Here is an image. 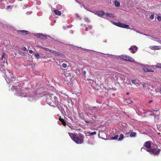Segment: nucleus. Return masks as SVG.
I'll list each match as a JSON object with an SVG mask.
<instances>
[{
	"label": "nucleus",
	"mask_w": 161,
	"mask_h": 161,
	"mask_svg": "<svg viewBox=\"0 0 161 161\" xmlns=\"http://www.w3.org/2000/svg\"><path fill=\"white\" fill-rule=\"evenodd\" d=\"M68 134L72 140L77 144H81L84 142V137L81 133H69Z\"/></svg>",
	"instance_id": "f257e3e1"
},
{
	"label": "nucleus",
	"mask_w": 161,
	"mask_h": 161,
	"mask_svg": "<svg viewBox=\"0 0 161 161\" xmlns=\"http://www.w3.org/2000/svg\"><path fill=\"white\" fill-rule=\"evenodd\" d=\"M58 98L53 94H48L46 96V101L50 106L55 107V105L58 103Z\"/></svg>",
	"instance_id": "f03ea898"
},
{
	"label": "nucleus",
	"mask_w": 161,
	"mask_h": 161,
	"mask_svg": "<svg viewBox=\"0 0 161 161\" xmlns=\"http://www.w3.org/2000/svg\"><path fill=\"white\" fill-rule=\"evenodd\" d=\"M11 90L13 91H15L17 93V94H18V96L21 97L27 96L26 91H24L23 90H21L19 86H13L11 88Z\"/></svg>",
	"instance_id": "7ed1b4c3"
},
{
	"label": "nucleus",
	"mask_w": 161,
	"mask_h": 161,
	"mask_svg": "<svg viewBox=\"0 0 161 161\" xmlns=\"http://www.w3.org/2000/svg\"><path fill=\"white\" fill-rule=\"evenodd\" d=\"M146 151L149 152L151 154H154L155 155H158L160 153L161 150L159 148L158 149L155 148L147 149Z\"/></svg>",
	"instance_id": "20e7f679"
},
{
	"label": "nucleus",
	"mask_w": 161,
	"mask_h": 161,
	"mask_svg": "<svg viewBox=\"0 0 161 161\" xmlns=\"http://www.w3.org/2000/svg\"><path fill=\"white\" fill-rule=\"evenodd\" d=\"M119 57L120 58L126 61H129L132 63H134L135 62L134 59L127 55H120L119 56Z\"/></svg>",
	"instance_id": "39448f33"
},
{
	"label": "nucleus",
	"mask_w": 161,
	"mask_h": 161,
	"mask_svg": "<svg viewBox=\"0 0 161 161\" xmlns=\"http://www.w3.org/2000/svg\"><path fill=\"white\" fill-rule=\"evenodd\" d=\"M113 23L114 25L123 28H126L127 29H129L130 28V27L129 25H125L124 24L120 23L119 22H113Z\"/></svg>",
	"instance_id": "423d86ee"
},
{
	"label": "nucleus",
	"mask_w": 161,
	"mask_h": 161,
	"mask_svg": "<svg viewBox=\"0 0 161 161\" xmlns=\"http://www.w3.org/2000/svg\"><path fill=\"white\" fill-rule=\"evenodd\" d=\"M17 32L19 34H21L23 35H25L29 34V32L28 31L25 30H18Z\"/></svg>",
	"instance_id": "0eeeda50"
},
{
	"label": "nucleus",
	"mask_w": 161,
	"mask_h": 161,
	"mask_svg": "<svg viewBox=\"0 0 161 161\" xmlns=\"http://www.w3.org/2000/svg\"><path fill=\"white\" fill-rule=\"evenodd\" d=\"M143 69L145 72H153L154 71L149 68L147 66H146L143 67Z\"/></svg>",
	"instance_id": "6e6552de"
},
{
	"label": "nucleus",
	"mask_w": 161,
	"mask_h": 161,
	"mask_svg": "<svg viewBox=\"0 0 161 161\" xmlns=\"http://www.w3.org/2000/svg\"><path fill=\"white\" fill-rule=\"evenodd\" d=\"M144 146L147 148V149H151V143L150 141L146 142L144 144Z\"/></svg>",
	"instance_id": "1a4fd4ad"
},
{
	"label": "nucleus",
	"mask_w": 161,
	"mask_h": 161,
	"mask_svg": "<svg viewBox=\"0 0 161 161\" xmlns=\"http://www.w3.org/2000/svg\"><path fill=\"white\" fill-rule=\"evenodd\" d=\"M149 48L154 50H159L161 49V47L160 46H150Z\"/></svg>",
	"instance_id": "9d476101"
},
{
	"label": "nucleus",
	"mask_w": 161,
	"mask_h": 161,
	"mask_svg": "<svg viewBox=\"0 0 161 161\" xmlns=\"http://www.w3.org/2000/svg\"><path fill=\"white\" fill-rule=\"evenodd\" d=\"M110 139L112 140H116L118 139L119 137V136L118 135H114V134H112L111 135H110Z\"/></svg>",
	"instance_id": "9b49d317"
},
{
	"label": "nucleus",
	"mask_w": 161,
	"mask_h": 161,
	"mask_svg": "<svg viewBox=\"0 0 161 161\" xmlns=\"http://www.w3.org/2000/svg\"><path fill=\"white\" fill-rule=\"evenodd\" d=\"M137 49V47L136 46H132L130 48V50L132 51V53H134L136 52V51H135L134 50H136Z\"/></svg>",
	"instance_id": "f8f14e48"
},
{
	"label": "nucleus",
	"mask_w": 161,
	"mask_h": 161,
	"mask_svg": "<svg viewBox=\"0 0 161 161\" xmlns=\"http://www.w3.org/2000/svg\"><path fill=\"white\" fill-rule=\"evenodd\" d=\"M97 14L99 16H102L105 15V13L103 10H101L97 12Z\"/></svg>",
	"instance_id": "ddd939ff"
},
{
	"label": "nucleus",
	"mask_w": 161,
	"mask_h": 161,
	"mask_svg": "<svg viewBox=\"0 0 161 161\" xmlns=\"http://www.w3.org/2000/svg\"><path fill=\"white\" fill-rule=\"evenodd\" d=\"M59 120L62 123L64 126H65L66 125L65 121L63 118H61V117H60Z\"/></svg>",
	"instance_id": "4468645a"
},
{
	"label": "nucleus",
	"mask_w": 161,
	"mask_h": 161,
	"mask_svg": "<svg viewBox=\"0 0 161 161\" xmlns=\"http://www.w3.org/2000/svg\"><path fill=\"white\" fill-rule=\"evenodd\" d=\"M55 106H56L58 107V108L60 110H62L63 108L62 106L60 105L58 103V102L56 103V104H55Z\"/></svg>",
	"instance_id": "2eb2a0df"
},
{
	"label": "nucleus",
	"mask_w": 161,
	"mask_h": 161,
	"mask_svg": "<svg viewBox=\"0 0 161 161\" xmlns=\"http://www.w3.org/2000/svg\"><path fill=\"white\" fill-rule=\"evenodd\" d=\"M53 12L55 14L57 15L60 16L61 14L60 11L58 10H54Z\"/></svg>",
	"instance_id": "dca6fc26"
},
{
	"label": "nucleus",
	"mask_w": 161,
	"mask_h": 161,
	"mask_svg": "<svg viewBox=\"0 0 161 161\" xmlns=\"http://www.w3.org/2000/svg\"><path fill=\"white\" fill-rule=\"evenodd\" d=\"M125 102L129 104H131L132 102V101L130 99L128 98L125 100Z\"/></svg>",
	"instance_id": "f3484780"
},
{
	"label": "nucleus",
	"mask_w": 161,
	"mask_h": 161,
	"mask_svg": "<svg viewBox=\"0 0 161 161\" xmlns=\"http://www.w3.org/2000/svg\"><path fill=\"white\" fill-rule=\"evenodd\" d=\"M105 15L106 17H109L110 18H113L114 17L113 15L111 13H107L105 14Z\"/></svg>",
	"instance_id": "a211bd4d"
},
{
	"label": "nucleus",
	"mask_w": 161,
	"mask_h": 161,
	"mask_svg": "<svg viewBox=\"0 0 161 161\" xmlns=\"http://www.w3.org/2000/svg\"><path fill=\"white\" fill-rule=\"evenodd\" d=\"M47 36L46 35H45L42 33L41 34V36L40 38L42 39H45L47 38Z\"/></svg>",
	"instance_id": "6ab92c4d"
},
{
	"label": "nucleus",
	"mask_w": 161,
	"mask_h": 161,
	"mask_svg": "<svg viewBox=\"0 0 161 161\" xmlns=\"http://www.w3.org/2000/svg\"><path fill=\"white\" fill-rule=\"evenodd\" d=\"M57 55L59 56H61L63 58H66V56L65 55H64V54H62L61 53L59 52H58V53H57Z\"/></svg>",
	"instance_id": "aec40b11"
},
{
	"label": "nucleus",
	"mask_w": 161,
	"mask_h": 161,
	"mask_svg": "<svg viewBox=\"0 0 161 161\" xmlns=\"http://www.w3.org/2000/svg\"><path fill=\"white\" fill-rule=\"evenodd\" d=\"M12 74L10 73H8V74H6V75L7 77V78L8 79H9L10 78H11L12 77Z\"/></svg>",
	"instance_id": "412c9836"
},
{
	"label": "nucleus",
	"mask_w": 161,
	"mask_h": 161,
	"mask_svg": "<svg viewBox=\"0 0 161 161\" xmlns=\"http://www.w3.org/2000/svg\"><path fill=\"white\" fill-rule=\"evenodd\" d=\"M136 133L135 132H131L130 135V137H134L136 136Z\"/></svg>",
	"instance_id": "4be33fe9"
},
{
	"label": "nucleus",
	"mask_w": 161,
	"mask_h": 161,
	"mask_svg": "<svg viewBox=\"0 0 161 161\" xmlns=\"http://www.w3.org/2000/svg\"><path fill=\"white\" fill-rule=\"evenodd\" d=\"M124 138V135L122 134H121L119 135V137L118 139V140L119 141H121Z\"/></svg>",
	"instance_id": "5701e85b"
},
{
	"label": "nucleus",
	"mask_w": 161,
	"mask_h": 161,
	"mask_svg": "<svg viewBox=\"0 0 161 161\" xmlns=\"http://www.w3.org/2000/svg\"><path fill=\"white\" fill-rule=\"evenodd\" d=\"M114 4L116 7H118L120 5V3L119 1H114Z\"/></svg>",
	"instance_id": "b1692460"
},
{
	"label": "nucleus",
	"mask_w": 161,
	"mask_h": 161,
	"mask_svg": "<svg viewBox=\"0 0 161 161\" xmlns=\"http://www.w3.org/2000/svg\"><path fill=\"white\" fill-rule=\"evenodd\" d=\"M5 55V53L4 52H3L2 55V58H0V60H2L3 58H4V56Z\"/></svg>",
	"instance_id": "393cba45"
},
{
	"label": "nucleus",
	"mask_w": 161,
	"mask_h": 161,
	"mask_svg": "<svg viewBox=\"0 0 161 161\" xmlns=\"http://www.w3.org/2000/svg\"><path fill=\"white\" fill-rule=\"evenodd\" d=\"M42 33H39L36 34V36L37 38H40Z\"/></svg>",
	"instance_id": "a878e982"
},
{
	"label": "nucleus",
	"mask_w": 161,
	"mask_h": 161,
	"mask_svg": "<svg viewBox=\"0 0 161 161\" xmlns=\"http://www.w3.org/2000/svg\"><path fill=\"white\" fill-rule=\"evenodd\" d=\"M156 68H161V64H157L155 66Z\"/></svg>",
	"instance_id": "bb28decb"
},
{
	"label": "nucleus",
	"mask_w": 161,
	"mask_h": 161,
	"mask_svg": "<svg viewBox=\"0 0 161 161\" xmlns=\"http://www.w3.org/2000/svg\"><path fill=\"white\" fill-rule=\"evenodd\" d=\"M62 66L64 68H66L67 67V65L66 64L63 63L62 64Z\"/></svg>",
	"instance_id": "cd10ccee"
},
{
	"label": "nucleus",
	"mask_w": 161,
	"mask_h": 161,
	"mask_svg": "<svg viewBox=\"0 0 161 161\" xmlns=\"http://www.w3.org/2000/svg\"><path fill=\"white\" fill-rule=\"evenodd\" d=\"M90 135L92 136L96 135V132L94 131L93 132H91L89 133Z\"/></svg>",
	"instance_id": "c85d7f7f"
},
{
	"label": "nucleus",
	"mask_w": 161,
	"mask_h": 161,
	"mask_svg": "<svg viewBox=\"0 0 161 161\" xmlns=\"http://www.w3.org/2000/svg\"><path fill=\"white\" fill-rule=\"evenodd\" d=\"M153 110L154 111L157 112L159 111V109L158 108H154L153 109Z\"/></svg>",
	"instance_id": "c756f323"
},
{
	"label": "nucleus",
	"mask_w": 161,
	"mask_h": 161,
	"mask_svg": "<svg viewBox=\"0 0 161 161\" xmlns=\"http://www.w3.org/2000/svg\"><path fill=\"white\" fill-rule=\"evenodd\" d=\"M42 49H43L46 50V51H48L49 50V48H47V47H43Z\"/></svg>",
	"instance_id": "7c9ffc66"
},
{
	"label": "nucleus",
	"mask_w": 161,
	"mask_h": 161,
	"mask_svg": "<svg viewBox=\"0 0 161 161\" xmlns=\"http://www.w3.org/2000/svg\"><path fill=\"white\" fill-rule=\"evenodd\" d=\"M154 15H151L150 16V19H153L154 18Z\"/></svg>",
	"instance_id": "2f4dec72"
},
{
	"label": "nucleus",
	"mask_w": 161,
	"mask_h": 161,
	"mask_svg": "<svg viewBox=\"0 0 161 161\" xmlns=\"http://www.w3.org/2000/svg\"><path fill=\"white\" fill-rule=\"evenodd\" d=\"M39 56V53H35V56L36 57H38Z\"/></svg>",
	"instance_id": "473e14b6"
},
{
	"label": "nucleus",
	"mask_w": 161,
	"mask_h": 161,
	"mask_svg": "<svg viewBox=\"0 0 161 161\" xmlns=\"http://www.w3.org/2000/svg\"><path fill=\"white\" fill-rule=\"evenodd\" d=\"M48 51H49L51 53H54V51H53V50H52L51 49H49V50Z\"/></svg>",
	"instance_id": "72a5a7b5"
},
{
	"label": "nucleus",
	"mask_w": 161,
	"mask_h": 161,
	"mask_svg": "<svg viewBox=\"0 0 161 161\" xmlns=\"http://www.w3.org/2000/svg\"><path fill=\"white\" fill-rule=\"evenodd\" d=\"M157 19L158 21H160L161 20V17L160 16H158Z\"/></svg>",
	"instance_id": "f704fd0d"
},
{
	"label": "nucleus",
	"mask_w": 161,
	"mask_h": 161,
	"mask_svg": "<svg viewBox=\"0 0 161 161\" xmlns=\"http://www.w3.org/2000/svg\"><path fill=\"white\" fill-rule=\"evenodd\" d=\"M92 111H93V112H97L98 110L97 109H93L92 110Z\"/></svg>",
	"instance_id": "c9c22d12"
},
{
	"label": "nucleus",
	"mask_w": 161,
	"mask_h": 161,
	"mask_svg": "<svg viewBox=\"0 0 161 161\" xmlns=\"http://www.w3.org/2000/svg\"><path fill=\"white\" fill-rule=\"evenodd\" d=\"M37 47L39 48H42V49H43V47L41 46L40 45H37Z\"/></svg>",
	"instance_id": "e433bc0d"
},
{
	"label": "nucleus",
	"mask_w": 161,
	"mask_h": 161,
	"mask_svg": "<svg viewBox=\"0 0 161 161\" xmlns=\"http://www.w3.org/2000/svg\"><path fill=\"white\" fill-rule=\"evenodd\" d=\"M29 52L30 53H31V54L33 53V51L32 50H29Z\"/></svg>",
	"instance_id": "4c0bfd02"
},
{
	"label": "nucleus",
	"mask_w": 161,
	"mask_h": 161,
	"mask_svg": "<svg viewBox=\"0 0 161 161\" xmlns=\"http://www.w3.org/2000/svg\"><path fill=\"white\" fill-rule=\"evenodd\" d=\"M131 81L132 83H135L136 82V80H131Z\"/></svg>",
	"instance_id": "58836bf2"
},
{
	"label": "nucleus",
	"mask_w": 161,
	"mask_h": 161,
	"mask_svg": "<svg viewBox=\"0 0 161 161\" xmlns=\"http://www.w3.org/2000/svg\"><path fill=\"white\" fill-rule=\"evenodd\" d=\"M23 50L24 51H26L27 50V49L25 47H23Z\"/></svg>",
	"instance_id": "ea45409f"
},
{
	"label": "nucleus",
	"mask_w": 161,
	"mask_h": 161,
	"mask_svg": "<svg viewBox=\"0 0 161 161\" xmlns=\"http://www.w3.org/2000/svg\"><path fill=\"white\" fill-rule=\"evenodd\" d=\"M83 75H85L86 74V71H84L82 73Z\"/></svg>",
	"instance_id": "a19ab883"
},
{
	"label": "nucleus",
	"mask_w": 161,
	"mask_h": 161,
	"mask_svg": "<svg viewBox=\"0 0 161 161\" xmlns=\"http://www.w3.org/2000/svg\"><path fill=\"white\" fill-rule=\"evenodd\" d=\"M58 53V52L54 51V53H53L55 55H57V53Z\"/></svg>",
	"instance_id": "79ce46f5"
},
{
	"label": "nucleus",
	"mask_w": 161,
	"mask_h": 161,
	"mask_svg": "<svg viewBox=\"0 0 161 161\" xmlns=\"http://www.w3.org/2000/svg\"><path fill=\"white\" fill-rule=\"evenodd\" d=\"M7 8L8 9L9 8H11V6H7Z\"/></svg>",
	"instance_id": "37998d69"
},
{
	"label": "nucleus",
	"mask_w": 161,
	"mask_h": 161,
	"mask_svg": "<svg viewBox=\"0 0 161 161\" xmlns=\"http://www.w3.org/2000/svg\"><path fill=\"white\" fill-rule=\"evenodd\" d=\"M129 135V133H127L125 134V135H126L127 136H128Z\"/></svg>",
	"instance_id": "c03bdc74"
},
{
	"label": "nucleus",
	"mask_w": 161,
	"mask_h": 161,
	"mask_svg": "<svg viewBox=\"0 0 161 161\" xmlns=\"http://www.w3.org/2000/svg\"><path fill=\"white\" fill-rule=\"evenodd\" d=\"M158 42H159V43L161 44V40L158 41Z\"/></svg>",
	"instance_id": "a18cd8bd"
},
{
	"label": "nucleus",
	"mask_w": 161,
	"mask_h": 161,
	"mask_svg": "<svg viewBox=\"0 0 161 161\" xmlns=\"http://www.w3.org/2000/svg\"><path fill=\"white\" fill-rule=\"evenodd\" d=\"M85 123H89V122L88 121H87V120H85Z\"/></svg>",
	"instance_id": "49530a36"
},
{
	"label": "nucleus",
	"mask_w": 161,
	"mask_h": 161,
	"mask_svg": "<svg viewBox=\"0 0 161 161\" xmlns=\"http://www.w3.org/2000/svg\"><path fill=\"white\" fill-rule=\"evenodd\" d=\"M142 86L143 87H146V85L145 84H143L142 85Z\"/></svg>",
	"instance_id": "de8ad7c7"
},
{
	"label": "nucleus",
	"mask_w": 161,
	"mask_h": 161,
	"mask_svg": "<svg viewBox=\"0 0 161 161\" xmlns=\"http://www.w3.org/2000/svg\"><path fill=\"white\" fill-rule=\"evenodd\" d=\"M152 102V100L150 101L149 102V103H151Z\"/></svg>",
	"instance_id": "09e8293b"
},
{
	"label": "nucleus",
	"mask_w": 161,
	"mask_h": 161,
	"mask_svg": "<svg viewBox=\"0 0 161 161\" xmlns=\"http://www.w3.org/2000/svg\"><path fill=\"white\" fill-rule=\"evenodd\" d=\"M92 108H96V107H94Z\"/></svg>",
	"instance_id": "8fccbe9b"
},
{
	"label": "nucleus",
	"mask_w": 161,
	"mask_h": 161,
	"mask_svg": "<svg viewBox=\"0 0 161 161\" xmlns=\"http://www.w3.org/2000/svg\"><path fill=\"white\" fill-rule=\"evenodd\" d=\"M160 91L161 92V87L160 88Z\"/></svg>",
	"instance_id": "3c124183"
},
{
	"label": "nucleus",
	"mask_w": 161,
	"mask_h": 161,
	"mask_svg": "<svg viewBox=\"0 0 161 161\" xmlns=\"http://www.w3.org/2000/svg\"><path fill=\"white\" fill-rule=\"evenodd\" d=\"M142 148L145 149V148H143V147H142V148H141V149H142Z\"/></svg>",
	"instance_id": "603ef678"
},
{
	"label": "nucleus",
	"mask_w": 161,
	"mask_h": 161,
	"mask_svg": "<svg viewBox=\"0 0 161 161\" xmlns=\"http://www.w3.org/2000/svg\"><path fill=\"white\" fill-rule=\"evenodd\" d=\"M129 94V93H126V94H127V95H128V94Z\"/></svg>",
	"instance_id": "864d4df0"
},
{
	"label": "nucleus",
	"mask_w": 161,
	"mask_h": 161,
	"mask_svg": "<svg viewBox=\"0 0 161 161\" xmlns=\"http://www.w3.org/2000/svg\"><path fill=\"white\" fill-rule=\"evenodd\" d=\"M149 111L150 112H151V113L152 112L151 111Z\"/></svg>",
	"instance_id": "5fc2aeb1"
},
{
	"label": "nucleus",
	"mask_w": 161,
	"mask_h": 161,
	"mask_svg": "<svg viewBox=\"0 0 161 161\" xmlns=\"http://www.w3.org/2000/svg\"><path fill=\"white\" fill-rule=\"evenodd\" d=\"M3 63H5V62H4V61H3Z\"/></svg>",
	"instance_id": "6e6d98bb"
},
{
	"label": "nucleus",
	"mask_w": 161,
	"mask_h": 161,
	"mask_svg": "<svg viewBox=\"0 0 161 161\" xmlns=\"http://www.w3.org/2000/svg\"><path fill=\"white\" fill-rule=\"evenodd\" d=\"M153 114H150V115H153Z\"/></svg>",
	"instance_id": "4d7b16f0"
},
{
	"label": "nucleus",
	"mask_w": 161,
	"mask_h": 161,
	"mask_svg": "<svg viewBox=\"0 0 161 161\" xmlns=\"http://www.w3.org/2000/svg\"><path fill=\"white\" fill-rule=\"evenodd\" d=\"M77 17H78V15H77Z\"/></svg>",
	"instance_id": "13d9d810"
}]
</instances>
